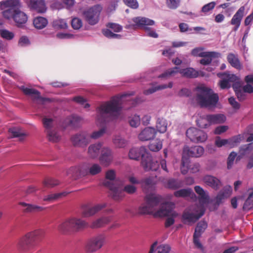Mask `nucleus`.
<instances>
[{
    "label": "nucleus",
    "mask_w": 253,
    "mask_h": 253,
    "mask_svg": "<svg viewBox=\"0 0 253 253\" xmlns=\"http://www.w3.org/2000/svg\"><path fill=\"white\" fill-rule=\"evenodd\" d=\"M141 186L143 188V191L147 193L148 195L155 194V193H150L148 194L149 192H151L154 191L155 189V183L154 182L153 178L151 177H149L148 178H146L141 180L140 183ZM155 195H156L155 194ZM146 197V196H145ZM146 199V197H145ZM146 204V199H145V203L141 205H144Z\"/></svg>",
    "instance_id": "23"
},
{
    "label": "nucleus",
    "mask_w": 253,
    "mask_h": 253,
    "mask_svg": "<svg viewBox=\"0 0 253 253\" xmlns=\"http://www.w3.org/2000/svg\"><path fill=\"white\" fill-rule=\"evenodd\" d=\"M243 138V136L241 135V134H239L228 139V146L231 148L236 146L241 142Z\"/></svg>",
    "instance_id": "50"
},
{
    "label": "nucleus",
    "mask_w": 253,
    "mask_h": 253,
    "mask_svg": "<svg viewBox=\"0 0 253 253\" xmlns=\"http://www.w3.org/2000/svg\"><path fill=\"white\" fill-rule=\"evenodd\" d=\"M71 141L75 146L84 147L89 142V135L85 132H81L74 135Z\"/></svg>",
    "instance_id": "20"
},
{
    "label": "nucleus",
    "mask_w": 253,
    "mask_h": 253,
    "mask_svg": "<svg viewBox=\"0 0 253 253\" xmlns=\"http://www.w3.org/2000/svg\"><path fill=\"white\" fill-rule=\"evenodd\" d=\"M103 34L109 39H120L122 38V35L113 33L109 29H105L102 30Z\"/></svg>",
    "instance_id": "56"
},
{
    "label": "nucleus",
    "mask_w": 253,
    "mask_h": 253,
    "mask_svg": "<svg viewBox=\"0 0 253 253\" xmlns=\"http://www.w3.org/2000/svg\"><path fill=\"white\" fill-rule=\"evenodd\" d=\"M133 94L134 92H131L114 96L109 101L102 103L96 108L97 122L103 127L100 130L94 131L89 135V139H97L103 135L106 130L104 125L108 122L119 118L121 115L124 102L131 104L132 107L142 101V100L138 98L134 100L131 99L130 97Z\"/></svg>",
    "instance_id": "1"
},
{
    "label": "nucleus",
    "mask_w": 253,
    "mask_h": 253,
    "mask_svg": "<svg viewBox=\"0 0 253 253\" xmlns=\"http://www.w3.org/2000/svg\"><path fill=\"white\" fill-rule=\"evenodd\" d=\"M42 121L46 132L53 129L54 121L52 119L44 117Z\"/></svg>",
    "instance_id": "49"
},
{
    "label": "nucleus",
    "mask_w": 253,
    "mask_h": 253,
    "mask_svg": "<svg viewBox=\"0 0 253 253\" xmlns=\"http://www.w3.org/2000/svg\"><path fill=\"white\" fill-rule=\"evenodd\" d=\"M68 194L67 192H63L56 194H51L45 196L43 198V201L52 202L55 200L66 196Z\"/></svg>",
    "instance_id": "47"
},
{
    "label": "nucleus",
    "mask_w": 253,
    "mask_h": 253,
    "mask_svg": "<svg viewBox=\"0 0 253 253\" xmlns=\"http://www.w3.org/2000/svg\"><path fill=\"white\" fill-rule=\"evenodd\" d=\"M233 88L235 92L238 99L240 101L244 100L246 98V93L241 88V82L240 80L238 82L233 84Z\"/></svg>",
    "instance_id": "37"
},
{
    "label": "nucleus",
    "mask_w": 253,
    "mask_h": 253,
    "mask_svg": "<svg viewBox=\"0 0 253 253\" xmlns=\"http://www.w3.org/2000/svg\"><path fill=\"white\" fill-rule=\"evenodd\" d=\"M194 190L197 194L200 196V202L203 203L208 202L209 200V196L206 192L200 186H196Z\"/></svg>",
    "instance_id": "42"
},
{
    "label": "nucleus",
    "mask_w": 253,
    "mask_h": 253,
    "mask_svg": "<svg viewBox=\"0 0 253 253\" xmlns=\"http://www.w3.org/2000/svg\"><path fill=\"white\" fill-rule=\"evenodd\" d=\"M244 197H247L243 206L245 211H249L253 208V188L249 189L244 195Z\"/></svg>",
    "instance_id": "30"
},
{
    "label": "nucleus",
    "mask_w": 253,
    "mask_h": 253,
    "mask_svg": "<svg viewBox=\"0 0 253 253\" xmlns=\"http://www.w3.org/2000/svg\"><path fill=\"white\" fill-rule=\"evenodd\" d=\"M30 41L26 36L21 37L18 42V45L20 47H26L30 44Z\"/></svg>",
    "instance_id": "62"
},
{
    "label": "nucleus",
    "mask_w": 253,
    "mask_h": 253,
    "mask_svg": "<svg viewBox=\"0 0 253 253\" xmlns=\"http://www.w3.org/2000/svg\"><path fill=\"white\" fill-rule=\"evenodd\" d=\"M186 135L191 141L194 143H202L208 138L207 134L204 131L195 127L188 128Z\"/></svg>",
    "instance_id": "16"
},
{
    "label": "nucleus",
    "mask_w": 253,
    "mask_h": 253,
    "mask_svg": "<svg viewBox=\"0 0 253 253\" xmlns=\"http://www.w3.org/2000/svg\"><path fill=\"white\" fill-rule=\"evenodd\" d=\"M217 76L221 79L218 84L222 89L229 88L231 85H233L234 84L238 82L240 80L237 76L227 72L218 73Z\"/></svg>",
    "instance_id": "14"
},
{
    "label": "nucleus",
    "mask_w": 253,
    "mask_h": 253,
    "mask_svg": "<svg viewBox=\"0 0 253 253\" xmlns=\"http://www.w3.org/2000/svg\"><path fill=\"white\" fill-rule=\"evenodd\" d=\"M113 143L116 147L123 148L126 145V141L121 136L116 135L113 138Z\"/></svg>",
    "instance_id": "52"
},
{
    "label": "nucleus",
    "mask_w": 253,
    "mask_h": 253,
    "mask_svg": "<svg viewBox=\"0 0 253 253\" xmlns=\"http://www.w3.org/2000/svg\"><path fill=\"white\" fill-rule=\"evenodd\" d=\"M48 24L47 20L43 17L38 16L34 19L33 24L38 29H42L45 27Z\"/></svg>",
    "instance_id": "40"
},
{
    "label": "nucleus",
    "mask_w": 253,
    "mask_h": 253,
    "mask_svg": "<svg viewBox=\"0 0 253 253\" xmlns=\"http://www.w3.org/2000/svg\"><path fill=\"white\" fill-rule=\"evenodd\" d=\"M128 156L130 159L135 160H138L141 157V165L146 171H156L159 168V163L157 161H153L152 157L144 146L132 148L129 151Z\"/></svg>",
    "instance_id": "4"
},
{
    "label": "nucleus",
    "mask_w": 253,
    "mask_h": 253,
    "mask_svg": "<svg viewBox=\"0 0 253 253\" xmlns=\"http://www.w3.org/2000/svg\"><path fill=\"white\" fill-rule=\"evenodd\" d=\"M48 140L53 142H57L61 139V135L55 129L46 132Z\"/></svg>",
    "instance_id": "45"
},
{
    "label": "nucleus",
    "mask_w": 253,
    "mask_h": 253,
    "mask_svg": "<svg viewBox=\"0 0 253 253\" xmlns=\"http://www.w3.org/2000/svg\"><path fill=\"white\" fill-rule=\"evenodd\" d=\"M207 223L205 221L199 222L195 229V232L193 235V242L197 248L201 251L204 250L202 244L200 243L199 238L202 234L204 232L207 227Z\"/></svg>",
    "instance_id": "17"
},
{
    "label": "nucleus",
    "mask_w": 253,
    "mask_h": 253,
    "mask_svg": "<svg viewBox=\"0 0 253 253\" xmlns=\"http://www.w3.org/2000/svg\"><path fill=\"white\" fill-rule=\"evenodd\" d=\"M83 119L82 117L76 114H72L68 116L64 120V123L66 126H71L73 128L80 127Z\"/></svg>",
    "instance_id": "24"
},
{
    "label": "nucleus",
    "mask_w": 253,
    "mask_h": 253,
    "mask_svg": "<svg viewBox=\"0 0 253 253\" xmlns=\"http://www.w3.org/2000/svg\"><path fill=\"white\" fill-rule=\"evenodd\" d=\"M163 143L160 139H156L151 142L148 146L150 151L153 152H157L161 150L162 148Z\"/></svg>",
    "instance_id": "48"
},
{
    "label": "nucleus",
    "mask_w": 253,
    "mask_h": 253,
    "mask_svg": "<svg viewBox=\"0 0 253 253\" xmlns=\"http://www.w3.org/2000/svg\"><path fill=\"white\" fill-rule=\"evenodd\" d=\"M59 184V181L52 178H47L43 182V185L47 187H53Z\"/></svg>",
    "instance_id": "63"
},
{
    "label": "nucleus",
    "mask_w": 253,
    "mask_h": 253,
    "mask_svg": "<svg viewBox=\"0 0 253 253\" xmlns=\"http://www.w3.org/2000/svg\"><path fill=\"white\" fill-rule=\"evenodd\" d=\"M106 26L113 30L115 32H119L121 31L123 29L122 26L114 23H109L107 24Z\"/></svg>",
    "instance_id": "64"
},
{
    "label": "nucleus",
    "mask_w": 253,
    "mask_h": 253,
    "mask_svg": "<svg viewBox=\"0 0 253 253\" xmlns=\"http://www.w3.org/2000/svg\"><path fill=\"white\" fill-rule=\"evenodd\" d=\"M71 25L75 30L80 29L83 26L82 19L78 17L73 18L71 21Z\"/></svg>",
    "instance_id": "60"
},
{
    "label": "nucleus",
    "mask_w": 253,
    "mask_h": 253,
    "mask_svg": "<svg viewBox=\"0 0 253 253\" xmlns=\"http://www.w3.org/2000/svg\"><path fill=\"white\" fill-rule=\"evenodd\" d=\"M115 177H116V173H115V171L114 170L110 169V170H108L106 172V178L107 180H109V181L105 180L103 182L104 185L105 186L107 187L105 185V182L107 181V182H110L114 186H118L117 185L115 184L114 183V182H113V181L115 179Z\"/></svg>",
    "instance_id": "54"
},
{
    "label": "nucleus",
    "mask_w": 253,
    "mask_h": 253,
    "mask_svg": "<svg viewBox=\"0 0 253 253\" xmlns=\"http://www.w3.org/2000/svg\"><path fill=\"white\" fill-rule=\"evenodd\" d=\"M168 123L164 118H158L156 123V127L159 132L164 133L167 129Z\"/></svg>",
    "instance_id": "44"
},
{
    "label": "nucleus",
    "mask_w": 253,
    "mask_h": 253,
    "mask_svg": "<svg viewBox=\"0 0 253 253\" xmlns=\"http://www.w3.org/2000/svg\"><path fill=\"white\" fill-rule=\"evenodd\" d=\"M0 35L2 38L8 41L12 40L15 36L13 32L6 29L1 30L0 31Z\"/></svg>",
    "instance_id": "53"
},
{
    "label": "nucleus",
    "mask_w": 253,
    "mask_h": 253,
    "mask_svg": "<svg viewBox=\"0 0 253 253\" xmlns=\"http://www.w3.org/2000/svg\"><path fill=\"white\" fill-rule=\"evenodd\" d=\"M203 181L208 186L214 189H217L221 185L220 181L216 177L211 175H205L203 178Z\"/></svg>",
    "instance_id": "29"
},
{
    "label": "nucleus",
    "mask_w": 253,
    "mask_h": 253,
    "mask_svg": "<svg viewBox=\"0 0 253 253\" xmlns=\"http://www.w3.org/2000/svg\"><path fill=\"white\" fill-rule=\"evenodd\" d=\"M19 205L23 208V211L25 212H35L42 211L44 208L37 205L28 204L25 202H20Z\"/></svg>",
    "instance_id": "33"
},
{
    "label": "nucleus",
    "mask_w": 253,
    "mask_h": 253,
    "mask_svg": "<svg viewBox=\"0 0 253 253\" xmlns=\"http://www.w3.org/2000/svg\"><path fill=\"white\" fill-rule=\"evenodd\" d=\"M245 7L242 6L237 10L235 14L233 15L231 20V24H239L240 25L241 21L245 14Z\"/></svg>",
    "instance_id": "35"
},
{
    "label": "nucleus",
    "mask_w": 253,
    "mask_h": 253,
    "mask_svg": "<svg viewBox=\"0 0 253 253\" xmlns=\"http://www.w3.org/2000/svg\"><path fill=\"white\" fill-rule=\"evenodd\" d=\"M200 56L203 57L200 60V63L204 65H209L212 61V58H219L221 54L217 52H203L200 53Z\"/></svg>",
    "instance_id": "28"
},
{
    "label": "nucleus",
    "mask_w": 253,
    "mask_h": 253,
    "mask_svg": "<svg viewBox=\"0 0 253 253\" xmlns=\"http://www.w3.org/2000/svg\"><path fill=\"white\" fill-rule=\"evenodd\" d=\"M106 242V237L99 234L91 238L86 243L85 249L89 253L95 252L101 249Z\"/></svg>",
    "instance_id": "15"
},
{
    "label": "nucleus",
    "mask_w": 253,
    "mask_h": 253,
    "mask_svg": "<svg viewBox=\"0 0 253 253\" xmlns=\"http://www.w3.org/2000/svg\"><path fill=\"white\" fill-rule=\"evenodd\" d=\"M196 101L203 107L214 108L219 100L218 95L206 86H201L197 88Z\"/></svg>",
    "instance_id": "5"
},
{
    "label": "nucleus",
    "mask_w": 253,
    "mask_h": 253,
    "mask_svg": "<svg viewBox=\"0 0 253 253\" xmlns=\"http://www.w3.org/2000/svg\"><path fill=\"white\" fill-rule=\"evenodd\" d=\"M9 131L12 134L13 137H20V139H22L25 135L24 132L19 127L11 128Z\"/></svg>",
    "instance_id": "58"
},
{
    "label": "nucleus",
    "mask_w": 253,
    "mask_h": 253,
    "mask_svg": "<svg viewBox=\"0 0 253 253\" xmlns=\"http://www.w3.org/2000/svg\"><path fill=\"white\" fill-rule=\"evenodd\" d=\"M20 88L25 94L31 95L34 98V99L38 100L42 104H44L45 102H51L53 101V100L51 98L42 97L41 96L40 92L36 89L29 88L24 85L21 86Z\"/></svg>",
    "instance_id": "19"
},
{
    "label": "nucleus",
    "mask_w": 253,
    "mask_h": 253,
    "mask_svg": "<svg viewBox=\"0 0 253 253\" xmlns=\"http://www.w3.org/2000/svg\"><path fill=\"white\" fill-rule=\"evenodd\" d=\"M215 4L216 3L214 1L205 4L202 7L201 12H203L205 15H208V12L214 8Z\"/></svg>",
    "instance_id": "61"
},
{
    "label": "nucleus",
    "mask_w": 253,
    "mask_h": 253,
    "mask_svg": "<svg viewBox=\"0 0 253 253\" xmlns=\"http://www.w3.org/2000/svg\"><path fill=\"white\" fill-rule=\"evenodd\" d=\"M205 211L202 206H197L194 212L186 210L182 215L184 220L189 222H195L204 214Z\"/></svg>",
    "instance_id": "18"
},
{
    "label": "nucleus",
    "mask_w": 253,
    "mask_h": 253,
    "mask_svg": "<svg viewBox=\"0 0 253 253\" xmlns=\"http://www.w3.org/2000/svg\"><path fill=\"white\" fill-rule=\"evenodd\" d=\"M157 131L152 127H147L143 129L138 135V138L141 141H148L153 139Z\"/></svg>",
    "instance_id": "26"
},
{
    "label": "nucleus",
    "mask_w": 253,
    "mask_h": 253,
    "mask_svg": "<svg viewBox=\"0 0 253 253\" xmlns=\"http://www.w3.org/2000/svg\"><path fill=\"white\" fill-rule=\"evenodd\" d=\"M28 4L31 9L38 13H44L46 10L44 0H30Z\"/></svg>",
    "instance_id": "25"
},
{
    "label": "nucleus",
    "mask_w": 253,
    "mask_h": 253,
    "mask_svg": "<svg viewBox=\"0 0 253 253\" xmlns=\"http://www.w3.org/2000/svg\"><path fill=\"white\" fill-rule=\"evenodd\" d=\"M226 118L223 114L208 115L197 121V125L202 128H207L210 125L223 123Z\"/></svg>",
    "instance_id": "13"
},
{
    "label": "nucleus",
    "mask_w": 253,
    "mask_h": 253,
    "mask_svg": "<svg viewBox=\"0 0 253 253\" xmlns=\"http://www.w3.org/2000/svg\"><path fill=\"white\" fill-rule=\"evenodd\" d=\"M105 185L110 190V194L115 200L123 199L125 197V192L132 194L136 191V186L131 184L126 185L124 188L120 186H114L110 182H105Z\"/></svg>",
    "instance_id": "9"
},
{
    "label": "nucleus",
    "mask_w": 253,
    "mask_h": 253,
    "mask_svg": "<svg viewBox=\"0 0 253 253\" xmlns=\"http://www.w3.org/2000/svg\"><path fill=\"white\" fill-rule=\"evenodd\" d=\"M165 186L172 189H176L183 186V182L181 180L169 178L164 182Z\"/></svg>",
    "instance_id": "38"
},
{
    "label": "nucleus",
    "mask_w": 253,
    "mask_h": 253,
    "mask_svg": "<svg viewBox=\"0 0 253 253\" xmlns=\"http://www.w3.org/2000/svg\"><path fill=\"white\" fill-rule=\"evenodd\" d=\"M2 16L7 19L12 18L18 27H22L28 19L27 15L19 8L21 7L20 0H6L0 1Z\"/></svg>",
    "instance_id": "3"
},
{
    "label": "nucleus",
    "mask_w": 253,
    "mask_h": 253,
    "mask_svg": "<svg viewBox=\"0 0 253 253\" xmlns=\"http://www.w3.org/2000/svg\"><path fill=\"white\" fill-rule=\"evenodd\" d=\"M113 160L112 152L111 150L108 147H103L101 151V155L99 160L101 163L105 166H108Z\"/></svg>",
    "instance_id": "27"
},
{
    "label": "nucleus",
    "mask_w": 253,
    "mask_h": 253,
    "mask_svg": "<svg viewBox=\"0 0 253 253\" xmlns=\"http://www.w3.org/2000/svg\"><path fill=\"white\" fill-rule=\"evenodd\" d=\"M129 123L131 126L137 127L140 124V117L139 116L135 115L131 117L129 119Z\"/></svg>",
    "instance_id": "59"
},
{
    "label": "nucleus",
    "mask_w": 253,
    "mask_h": 253,
    "mask_svg": "<svg viewBox=\"0 0 253 253\" xmlns=\"http://www.w3.org/2000/svg\"><path fill=\"white\" fill-rule=\"evenodd\" d=\"M102 170V167L98 164L90 165L85 171H83L80 167H73L67 171V175L75 177L78 175H84L89 174L95 175L99 173Z\"/></svg>",
    "instance_id": "10"
},
{
    "label": "nucleus",
    "mask_w": 253,
    "mask_h": 253,
    "mask_svg": "<svg viewBox=\"0 0 253 253\" xmlns=\"http://www.w3.org/2000/svg\"><path fill=\"white\" fill-rule=\"evenodd\" d=\"M106 205L98 204L93 207H90L88 205L82 206L81 209V213L83 217H88L94 215L100 210L105 207Z\"/></svg>",
    "instance_id": "22"
},
{
    "label": "nucleus",
    "mask_w": 253,
    "mask_h": 253,
    "mask_svg": "<svg viewBox=\"0 0 253 253\" xmlns=\"http://www.w3.org/2000/svg\"><path fill=\"white\" fill-rule=\"evenodd\" d=\"M174 195L176 197H189L192 199H195L196 198L195 194L193 192L192 189L189 188L181 189L180 190L176 191L174 193Z\"/></svg>",
    "instance_id": "32"
},
{
    "label": "nucleus",
    "mask_w": 253,
    "mask_h": 253,
    "mask_svg": "<svg viewBox=\"0 0 253 253\" xmlns=\"http://www.w3.org/2000/svg\"><path fill=\"white\" fill-rule=\"evenodd\" d=\"M157 242H155L151 246L149 253H153L155 251L156 253H169L170 251V247L167 244H162L157 247Z\"/></svg>",
    "instance_id": "31"
},
{
    "label": "nucleus",
    "mask_w": 253,
    "mask_h": 253,
    "mask_svg": "<svg viewBox=\"0 0 253 253\" xmlns=\"http://www.w3.org/2000/svg\"><path fill=\"white\" fill-rule=\"evenodd\" d=\"M87 226L88 224L84 220L72 217L59 223L57 229L61 233H66L71 230H78Z\"/></svg>",
    "instance_id": "8"
},
{
    "label": "nucleus",
    "mask_w": 253,
    "mask_h": 253,
    "mask_svg": "<svg viewBox=\"0 0 253 253\" xmlns=\"http://www.w3.org/2000/svg\"><path fill=\"white\" fill-rule=\"evenodd\" d=\"M253 150V143L243 145L240 148L239 153L242 156L245 155Z\"/></svg>",
    "instance_id": "55"
},
{
    "label": "nucleus",
    "mask_w": 253,
    "mask_h": 253,
    "mask_svg": "<svg viewBox=\"0 0 253 253\" xmlns=\"http://www.w3.org/2000/svg\"><path fill=\"white\" fill-rule=\"evenodd\" d=\"M53 27L57 29H65L68 27L66 21L64 19H57L53 21Z\"/></svg>",
    "instance_id": "51"
},
{
    "label": "nucleus",
    "mask_w": 253,
    "mask_h": 253,
    "mask_svg": "<svg viewBox=\"0 0 253 253\" xmlns=\"http://www.w3.org/2000/svg\"><path fill=\"white\" fill-rule=\"evenodd\" d=\"M179 72L182 76L187 78H196L198 76V72L193 68H187L180 70L177 67L168 69L164 73L160 75L159 77L168 78L174 76L176 73Z\"/></svg>",
    "instance_id": "12"
},
{
    "label": "nucleus",
    "mask_w": 253,
    "mask_h": 253,
    "mask_svg": "<svg viewBox=\"0 0 253 253\" xmlns=\"http://www.w3.org/2000/svg\"><path fill=\"white\" fill-rule=\"evenodd\" d=\"M102 7L100 4L94 5L83 12L85 21L90 25H96L99 20Z\"/></svg>",
    "instance_id": "11"
},
{
    "label": "nucleus",
    "mask_w": 253,
    "mask_h": 253,
    "mask_svg": "<svg viewBox=\"0 0 253 253\" xmlns=\"http://www.w3.org/2000/svg\"><path fill=\"white\" fill-rule=\"evenodd\" d=\"M172 85L173 83L171 82H169L168 85H167L166 84L158 85H155L154 84H153L152 86L149 88L145 89L143 91V93L146 95H150L155 92L158 90L164 89L167 88H171L172 87Z\"/></svg>",
    "instance_id": "34"
},
{
    "label": "nucleus",
    "mask_w": 253,
    "mask_h": 253,
    "mask_svg": "<svg viewBox=\"0 0 253 253\" xmlns=\"http://www.w3.org/2000/svg\"><path fill=\"white\" fill-rule=\"evenodd\" d=\"M155 23L153 20L145 17L138 16L132 18L130 22V26L135 28L143 30L148 37L157 38L159 35L156 30L150 27V26L154 25Z\"/></svg>",
    "instance_id": "7"
},
{
    "label": "nucleus",
    "mask_w": 253,
    "mask_h": 253,
    "mask_svg": "<svg viewBox=\"0 0 253 253\" xmlns=\"http://www.w3.org/2000/svg\"><path fill=\"white\" fill-rule=\"evenodd\" d=\"M110 221L109 217H102L98 218L93 221L90 224V227L91 228H99L101 227L105 224H107Z\"/></svg>",
    "instance_id": "43"
},
{
    "label": "nucleus",
    "mask_w": 253,
    "mask_h": 253,
    "mask_svg": "<svg viewBox=\"0 0 253 253\" xmlns=\"http://www.w3.org/2000/svg\"><path fill=\"white\" fill-rule=\"evenodd\" d=\"M70 100L74 101L81 105H84V107L85 108H89L90 106V105L88 103H86V100L80 96L74 97L68 100L67 101H69Z\"/></svg>",
    "instance_id": "57"
},
{
    "label": "nucleus",
    "mask_w": 253,
    "mask_h": 253,
    "mask_svg": "<svg viewBox=\"0 0 253 253\" xmlns=\"http://www.w3.org/2000/svg\"><path fill=\"white\" fill-rule=\"evenodd\" d=\"M45 231L41 229L27 233L18 243V249L23 252L33 249L44 237Z\"/></svg>",
    "instance_id": "6"
},
{
    "label": "nucleus",
    "mask_w": 253,
    "mask_h": 253,
    "mask_svg": "<svg viewBox=\"0 0 253 253\" xmlns=\"http://www.w3.org/2000/svg\"><path fill=\"white\" fill-rule=\"evenodd\" d=\"M146 204L141 205L138 209V213L140 214L154 213L155 216L163 217L169 216L166 219L165 226L169 227L174 222V217L177 213L174 210L175 204L173 202L162 203L163 197L159 195H148L146 197Z\"/></svg>",
    "instance_id": "2"
},
{
    "label": "nucleus",
    "mask_w": 253,
    "mask_h": 253,
    "mask_svg": "<svg viewBox=\"0 0 253 253\" xmlns=\"http://www.w3.org/2000/svg\"><path fill=\"white\" fill-rule=\"evenodd\" d=\"M189 159L183 155L180 167L181 172L183 174H186L189 171Z\"/></svg>",
    "instance_id": "46"
},
{
    "label": "nucleus",
    "mask_w": 253,
    "mask_h": 253,
    "mask_svg": "<svg viewBox=\"0 0 253 253\" xmlns=\"http://www.w3.org/2000/svg\"><path fill=\"white\" fill-rule=\"evenodd\" d=\"M204 148L201 146H194L193 147L185 146L183 150V154L189 157L199 158L204 153Z\"/></svg>",
    "instance_id": "21"
},
{
    "label": "nucleus",
    "mask_w": 253,
    "mask_h": 253,
    "mask_svg": "<svg viewBox=\"0 0 253 253\" xmlns=\"http://www.w3.org/2000/svg\"><path fill=\"white\" fill-rule=\"evenodd\" d=\"M102 144L98 143L94 144L89 146L88 149V153L89 156L92 158H97L102 148Z\"/></svg>",
    "instance_id": "36"
},
{
    "label": "nucleus",
    "mask_w": 253,
    "mask_h": 253,
    "mask_svg": "<svg viewBox=\"0 0 253 253\" xmlns=\"http://www.w3.org/2000/svg\"><path fill=\"white\" fill-rule=\"evenodd\" d=\"M227 59L232 67L238 69L241 68V65L237 54L230 53L228 55Z\"/></svg>",
    "instance_id": "39"
},
{
    "label": "nucleus",
    "mask_w": 253,
    "mask_h": 253,
    "mask_svg": "<svg viewBox=\"0 0 253 253\" xmlns=\"http://www.w3.org/2000/svg\"><path fill=\"white\" fill-rule=\"evenodd\" d=\"M231 193V187L229 186L225 188L223 190L221 191L216 196V202L219 205L221 203L222 201L226 198L228 197Z\"/></svg>",
    "instance_id": "41"
}]
</instances>
